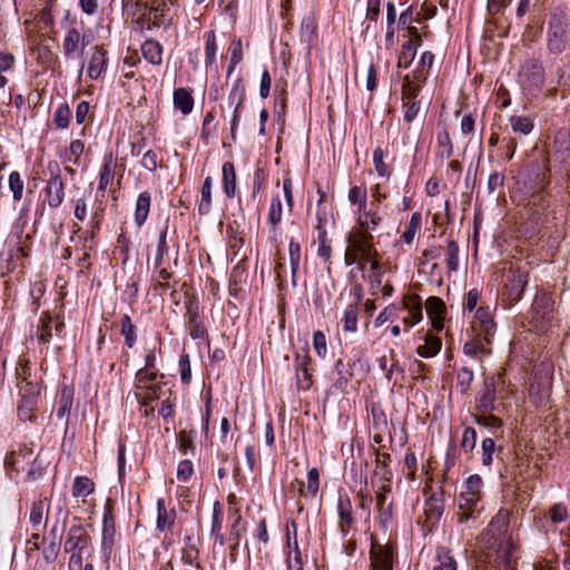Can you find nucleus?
<instances>
[{
	"instance_id": "f257e3e1",
	"label": "nucleus",
	"mask_w": 570,
	"mask_h": 570,
	"mask_svg": "<svg viewBox=\"0 0 570 570\" xmlns=\"http://www.w3.org/2000/svg\"><path fill=\"white\" fill-rule=\"evenodd\" d=\"M174 0H134L129 3V9L136 17V23L142 29L151 27H161L170 21L168 13Z\"/></svg>"
},
{
	"instance_id": "f03ea898",
	"label": "nucleus",
	"mask_w": 570,
	"mask_h": 570,
	"mask_svg": "<svg viewBox=\"0 0 570 570\" xmlns=\"http://www.w3.org/2000/svg\"><path fill=\"white\" fill-rule=\"evenodd\" d=\"M510 517L511 512L502 508L492 518L488 528L480 538L481 544L484 549L495 551L497 553L500 551L505 553L511 539L509 534Z\"/></svg>"
},
{
	"instance_id": "7ed1b4c3",
	"label": "nucleus",
	"mask_w": 570,
	"mask_h": 570,
	"mask_svg": "<svg viewBox=\"0 0 570 570\" xmlns=\"http://www.w3.org/2000/svg\"><path fill=\"white\" fill-rule=\"evenodd\" d=\"M65 550L67 553H70V570H82L83 561L89 560L94 554L91 537L83 525L75 524L70 527L65 542Z\"/></svg>"
},
{
	"instance_id": "20e7f679",
	"label": "nucleus",
	"mask_w": 570,
	"mask_h": 570,
	"mask_svg": "<svg viewBox=\"0 0 570 570\" xmlns=\"http://www.w3.org/2000/svg\"><path fill=\"white\" fill-rule=\"evenodd\" d=\"M503 287L502 301L508 305L517 304L523 295L524 288L529 281V268L511 264L502 272Z\"/></svg>"
},
{
	"instance_id": "39448f33",
	"label": "nucleus",
	"mask_w": 570,
	"mask_h": 570,
	"mask_svg": "<svg viewBox=\"0 0 570 570\" xmlns=\"http://www.w3.org/2000/svg\"><path fill=\"white\" fill-rule=\"evenodd\" d=\"M554 302L548 293H538L530 308V323L538 332L548 330L554 316Z\"/></svg>"
},
{
	"instance_id": "423d86ee",
	"label": "nucleus",
	"mask_w": 570,
	"mask_h": 570,
	"mask_svg": "<svg viewBox=\"0 0 570 570\" xmlns=\"http://www.w3.org/2000/svg\"><path fill=\"white\" fill-rule=\"evenodd\" d=\"M519 80L528 92L539 91L546 81L544 68L537 59H528L523 62L519 71Z\"/></svg>"
},
{
	"instance_id": "0eeeda50",
	"label": "nucleus",
	"mask_w": 570,
	"mask_h": 570,
	"mask_svg": "<svg viewBox=\"0 0 570 570\" xmlns=\"http://www.w3.org/2000/svg\"><path fill=\"white\" fill-rule=\"evenodd\" d=\"M68 514L69 511L67 509L66 503L59 502L57 505V521L51 528L50 537L42 539V543L45 544L42 556L43 559L49 563H53L57 560L60 551L61 532L58 529V521L61 518L63 525L68 518Z\"/></svg>"
},
{
	"instance_id": "6e6552de",
	"label": "nucleus",
	"mask_w": 570,
	"mask_h": 570,
	"mask_svg": "<svg viewBox=\"0 0 570 570\" xmlns=\"http://www.w3.org/2000/svg\"><path fill=\"white\" fill-rule=\"evenodd\" d=\"M567 19L562 14H552L548 22V47L551 52L560 53L567 45Z\"/></svg>"
},
{
	"instance_id": "1a4fd4ad",
	"label": "nucleus",
	"mask_w": 570,
	"mask_h": 570,
	"mask_svg": "<svg viewBox=\"0 0 570 570\" xmlns=\"http://www.w3.org/2000/svg\"><path fill=\"white\" fill-rule=\"evenodd\" d=\"M371 541L370 559L372 569L393 570L394 543L380 544L374 540V537L371 538Z\"/></svg>"
},
{
	"instance_id": "9d476101",
	"label": "nucleus",
	"mask_w": 570,
	"mask_h": 570,
	"mask_svg": "<svg viewBox=\"0 0 570 570\" xmlns=\"http://www.w3.org/2000/svg\"><path fill=\"white\" fill-rule=\"evenodd\" d=\"M49 169L50 178L47 180L45 188V202L50 208H57L65 198V184L57 164L55 165V169L49 165Z\"/></svg>"
},
{
	"instance_id": "9b49d317",
	"label": "nucleus",
	"mask_w": 570,
	"mask_h": 570,
	"mask_svg": "<svg viewBox=\"0 0 570 570\" xmlns=\"http://www.w3.org/2000/svg\"><path fill=\"white\" fill-rule=\"evenodd\" d=\"M245 100V86L240 78H237L230 88L227 102L229 107H233V118L230 121V137L236 140V128L240 118V108Z\"/></svg>"
},
{
	"instance_id": "f8f14e48",
	"label": "nucleus",
	"mask_w": 570,
	"mask_h": 570,
	"mask_svg": "<svg viewBox=\"0 0 570 570\" xmlns=\"http://www.w3.org/2000/svg\"><path fill=\"white\" fill-rule=\"evenodd\" d=\"M495 377H485L475 399V410L480 413H491L495 410L497 386Z\"/></svg>"
},
{
	"instance_id": "ddd939ff",
	"label": "nucleus",
	"mask_w": 570,
	"mask_h": 570,
	"mask_svg": "<svg viewBox=\"0 0 570 570\" xmlns=\"http://www.w3.org/2000/svg\"><path fill=\"white\" fill-rule=\"evenodd\" d=\"M347 246L361 255L375 254L373 235L367 230L352 228L346 237Z\"/></svg>"
},
{
	"instance_id": "4468645a",
	"label": "nucleus",
	"mask_w": 570,
	"mask_h": 570,
	"mask_svg": "<svg viewBox=\"0 0 570 570\" xmlns=\"http://www.w3.org/2000/svg\"><path fill=\"white\" fill-rule=\"evenodd\" d=\"M116 542V521L111 511H107L102 518L101 552L106 562L109 561Z\"/></svg>"
},
{
	"instance_id": "2eb2a0df",
	"label": "nucleus",
	"mask_w": 570,
	"mask_h": 570,
	"mask_svg": "<svg viewBox=\"0 0 570 570\" xmlns=\"http://www.w3.org/2000/svg\"><path fill=\"white\" fill-rule=\"evenodd\" d=\"M50 503L47 498L39 499L31 504L29 523L32 531H43L49 520Z\"/></svg>"
},
{
	"instance_id": "dca6fc26",
	"label": "nucleus",
	"mask_w": 570,
	"mask_h": 570,
	"mask_svg": "<svg viewBox=\"0 0 570 570\" xmlns=\"http://www.w3.org/2000/svg\"><path fill=\"white\" fill-rule=\"evenodd\" d=\"M379 205L371 202L370 206H365L357 210L356 228L372 233L382 223V217L377 212Z\"/></svg>"
},
{
	"instance_id": "f3484780",
	"label": "nucleus",
	"mask_w": 570,
	"mask_h": 570,
	"mask_svg": "<svg viewBox=\"0 0 570 570\" xmlns=\"http://www.w3.org/2000/svg\"><path fill=\"white\" fill-rule=\"evenodd\" d=\"M425 309L431 321L432 327L435 331H442L444 327V317L446 314V306L443 299L438 296H430L425 301Z\"/></svg>"
},
{
	"instance_id": "a211bd4d",
	"label": "nucleus",
	"mask_w": 570,
	"mask_h": 570,
	"mask_svg": "<svg viewBox=\"0 0 570 570\" xmlns=\"http://www.w3.org/2000/svg\"><path fill=\"white\" fill-rule=\"evenodd\" d=\"M403 306L407 316L403 318L404 325L412 327L423 318L422 299L417 294H409L403 297Z\"/></svg>"
},
{
	"instance_id": "6ab92c4d",
	"label": "nucleus",
	"mask_w": 570,
	"mask_h": 570,
	"mask_svg": "<svg viewBox=\"0 0 570 570\" xmlns=\"http://www.w3.org/2000/svg\"><path fill=\"white\" fill-rule=\"evenodd\" d=\"M472 328L482 335L485 341L492 338L495 333V323L489 307H479L475 312V321Z\"/></svg>"
},
{
	"instance_id": "aec40b11",
	"label": "nucleus",
	"mask_w": 570,
	"mask_h": 570,
	"mask_svg": "<svg viewBox=\"0 0 570 570\" xmlns=\"http://www.w3.org/2000/svg\"><path fill=\"white\" fill-rule=\"evenodd\" d=\"M335 371H336L337 377H336L335 382L328 389V393L332 395H336L338 393H344L354 376V372L342 360H338L335 363Z\"/></svg>"
},
{
	"instance_id": "412c9836",
	"label": "nucleus",
	"mask_w": 570,
	"mask_h": 570,
	"mask_svg": "<svg viewBox=\"0 0 570 570\" xmlns=\"http://www.w3.org/2000/svg\"><path fill=\"white\" fill-rule=\"evenodd\" d=\"M107 69V51L102 46H96L88 61V76L98 79Z\"/></svg>"
},
{
	"instance_id": "4be33fe9",
	"label": "nucleus",
	"mask_w": 570,
	"mask_h": 570,
	"mask_svg": "<svg viewBox=\"0 0 570 570\" xmlns=\"http://www.w3.org/2000/svg\"><path fill=\"white\" fill-rule=\"evenodd\" d=\"M491 340L489 338L485 341V335H482L480 333H476L474 337L465 342L463 346L464 354L478 357V356H484L491 354Z\"/></svg>"
},
{
	"instance_id": "5701e85b",
	"label": "nucleus",
	"mask_w": 570,
	"mask_h": 570,
	"mask_svg": "<svg viewBox=\"0 0 570 570\" xmlns=\"http://www.w3.org/2000/svg\"><path fill=\"white\" fill-rule=\"evenodd\" d=\"M311 363V356L306 352L303 356L297 354L296 356V379H297V386L301 390L307 391L311 389L313 381H312V373L309 372L308 365Z\"/></svg>"
},
{
	"instance_id": "b1692460",
	"label": "nucleus",
	"mask_w": 570,
	"mask_h": 570,
	"mask_svg": "<svg viewBox=\"0 0 570 570\" xmlns=\"http://www.w3.org/2000/svg\"><path fill=\"white\" fill-rule=\"evenodd\" d=\"M291 528L294 530V542H293V552H294V559L292 560L291 557L288 558V570H303V562L301 558V551L298 548L297 542V524L294 519H288L286 521L285 531H286V541L288 548H292L291 542Z\"/></svg>"
},
{
	"instance_id": "393cba45",
	"label": "nucleus",
	"mask_w": 570,
	"mask_h": 570,
	"mask_svg": "<svg viewBox=\"0 0 570 570\" xmlns=\"http://www.w3.org/2000/svg\"><path fill=\"white\" fill-rule=\"evenodd\" d=\"M86 46L85 37L76 28H70L65 36L62 48L66 57L81 53Z\"/></svg>"
},
{
	"instance_id": "a878e982",
	"label": "nucleus",
	"mask_w": 570,
	"mask_h": 570,
	"mask_svg": "<svg viewBox=\"0 0 570 570\" xmlns=\"http://www.w3.org/2000/svg\"><path fill=\"white\" fill-rule=\"evenodd\" d=\"M438 135H436V144H438V154L441 158L449 159L453 154V145L449 134L448 125L444 121L438 122Z\"/></svg>"
},
{
	"instance_id": "bb28decb",
	"label": "nucleus",
	"mask_w": 570,
	"mask_h": 570,
	"mask_svg": "<svg viewBox=\"0 0 570 570\" xmlns=\"http://www.w3.org/2000/svg\"><path fill=\"white\" fill-rule=\"evenodd\" d=\"M337 510L340 517L341 531L343 535H346L348 529L354 524V518L352 514V503L348 497H340Z\"/></svg>"
},
{
	"instance_id": "cd10ccee",
	"label": "nucleus",
	"mask_w": 570,
	"mask_h": 570,
	"mask_svg": "<svg viewBox=\"0 0 570 570\" xmlns=\"http://www.w3.org/2000/svg\"><path fill=\"white\" fill-rule=\"evenodd\" d=\"M117 161L111 153L107 154L104 158V165L99 174L98 189L105 191L115 178V169Z\"/></svg>"
},
{
	"instance_id": "c85d7f7f",
	"label": "nucleus",
	"mask_w": 570,
	"mask_h": 570,
	"mask_svg": "<svg viewBox=\"0 0 570 570\" xmlns=\"http://www.w3.org/2000/svg\"><path fill=\"white\" fill-rule=\"evenodd\" d=\"M73 404V390L71 387L65 386L61 390L59 405L57 409V417L62 421L68 426L69 415Z\"/></svg>"
},
{
	"instance_id": "c756f323",
	"label": "nucleus",
	"mask_w": 570,
	"mask_h": 570,
	"mask_svg": "<svg viewBox=\"0 0 570 570\" xmlns=\"http://www.w3.org/2000/svg\"><path fill=\"white\" fill-rule=\"evenodd\" d=\"M151 205V195L149 191H142L138 195L135 206L134 219L138 227H141L149 215Z\"/></svg>"
},
{
	"instance_id": "7c9ffc66",
	"label": "nucleus",
	"mask_w": 570,
	"mask_h": 570,
	"mask_svg": "<svg viewBox=\"0 0 570 570\" xmlns=\"http://www.w3.org/2000/svg\"><path fill=\"white\" fill-rule=\"evenodd\" d=\"M480 501L464 497L462 494L459 495L458 499V521L460 523H464L468 520L474 518V513L478 511V504Z\"/></svg>"
},
{
	"instance_id": "2f4dec72",
	"label": "nucleus",
	"mask_w": 570,
	"mask_h": 570,
	"mask_svg": "<svg viewBox=\"0 0 570 570\" xmlns=\"http://www.w3.org/2000/svg\"><path fill=\"white\" fill-rule=\"evenodd\" d=\"M176 519V512L174 509L167 510L165 499L160 498L157 500V529L165 531L171 529Z\"/></svg>"
},
{
	"instance_id": "473e14b6",
	"label": "nucleus",
	"mask_w": 570,
	"mask_h": 570,
	"mask_svg": "<svg viewBox=\"0 0 570 570\" xmlns=\"http://www.w3.org/2000/svg\"><path fill=\"white\" fill-rule=\"evenodd\" d=\"M174 106L180 110L183 115H188L194 108V98L191 92L186 88H177L174 90Z\"/></svg>"
},
{
	"instance_id": "72a5a7b5",
	"label": "nucleus",
	"mask_w": 570,
	"mask_h": 570,
	"mask_svg": "<svg viewBox=\"0 0 570 570\" xmlns=\"http://www.w3.org/2000/svg\"><path fill=\"white\" fill-rule=\"evenodd\" d=\"M442 346V341L439 336L432 333H426L424 337V344L416 347V353L421 357L430 358L435 356Z\"/></svg>"
},
{
	"instance_id": "f704fd0d",
	"label": "nucleus",
	"mask_w": 570,
	"mask_h": 570,
	"mask_svg": "<svg viewBox=\"0 0 570 570\" xmlns=\"http://www.w3.org/2000/svg\"><path fill=\"white\" fill-rule=\"evenodd\" d=\"M144 58L151 65L159 66L163 61V47L156 40H147L141 46Z\"/></svg>"
},
{
	"instance_id": "c9c22d12",
	"label": "nucleus",
	"mask_w": 570,
	"mask_h": 570,
	"mask_svg": "<svg viewBox=\"0 0 570 570\" xmlns=\"http://www.w3.org/2000/svg\"><path fill=\"white\" fill-rule=\"evenodd\" d=\"M223 185L226 196L233 198L236 194V170L232 161L223 165Z\"/></svg>"
},
{
	"instance_id": "e433bc0d",
	"label": "nucleus",
	"mask_w": 570,
	"mask_h": 570,
	"mask_svg": "<svg viewBox=\"0 0 570 570\" xmlns=\"http://www.w3.org/2000/svg\"><path fill=\"white\" fill-rule=\"evenodd\" d=\"M482 487H483V481L480 475H478V474L470 475L466 479V481L463 485V490L460 494L468 497V498L475 499L478 501H481Z\"/></svg>"
},
{
	"instance_id": "4c0bfd02",
	"label": "nucleus",
	"mask_w": 570,
	"mask_h": 570,
	"mask_svg": "<svg viewBox=\"0 0 570 570\" xmlns=\"http://www.w3.org/2000/svg\"><path fill=\"white\" fill-rule=\"evenodd\" d=\"M169 246L167 244V228L160 232L154 258V266L169 265Z\"/></svg>"
},
{
	"instance_id": "58836bf2",
	"label": "nucleus",
	"mask_w": 570,
	"mask_h": 570,
	"mask_svg": "<svg viewBox=\"0 0 570 570\" xmlns=\"http://www.w3.org/2000/svg\"><path fill=\"white\" fill-rule=\"evenodd\" d=\"M137 328L129 315H124L120 321V334L125 337V345L132 348L137 341Z\"/></svg>"
},
{
	"instance_id": "ea45409f",
	"label": "nucleus",
	"mask_w": 570,
	"mask_h": 570,
	"mask_svg": "<svg viewBox=\"0 0 570 570\" xmlns=\"http://www.w3.org/2000/svg\"><path fill=\"white\" fill-rule=\"evenodd\" d=\"M436 562L438 564L434 566L433 570H456V561L446 547L436 549Z\"/></svg>"
},
{
	"instance_id": "a19ab883",
	"label": "nucleus",
	"mask_w": 570,
	"mask_h": 570,
	"mask_svg": "<svg viewBox=\"0 0 570 570\" xmlns=\"http://www.w3.org/2000/svg\"><path fill=\"white\" fill-rule=\"evenodd\" d=\"M376 509L379 511V523L386 527L393 518V502L386 497L376 495Z\"/></svg>"
},
{
	"instance_id": "79ce46f5",
	"label": "nucleus",
	"mask_w": 570,
	"mask_h": 570,
	"mask_svg": "<svg viewBox=\"0 0 570 570\" xmlns=\"http://www.w3.org/2000/svg\"><path fill=\"white\" fill-rule=\"evenodd\" d=\"M38 401L32 399H21L18 403V416L23 422H32L36 419Z\"/></svg>"
},
{
	"instance_id": "37998d69",
	"label": "nucleus",
	"mask_w": 570,
	"mask_h": 570,
	"mask_svg": "<svg viewBox=\"0 0 570 570\" xmlns=\"http://www.w3.org/2000/svg\"><path fill=\"white\" fill-rule=\"evenodd\" d=\"M52 323L53 318L48 313H42L37 330V338L40 343L46 344L52 337Z\"/></svg>"
},
{
	"instance_id": "c03bdc74",
	"label": "nucleus",
	"mask_w": 570,
	"mask_h": 570,
	"mask_svg": "<svg viewBox=\"0 0 570 570\" xmlns=\"http://www.w3.org/2000/svg\"><path fill=\"white\" fill-rule=\"evenodd\" d=\"M423 79H415L411 80L409 76H405L403 80L402 86V99L403 101H410L415 100L417 97L420 90H421V83L424 82Z\"/></svg>"
},
{
	"instance_id": "a18cd8bd",
	"label": "nucleus",
	"mask_w": 570,
	"mask_h": 570,
	"mask_svg": "<svg viewBox=\"0 0 570 570\" xmlns=\"http://www.w3.org/2000/svg\"><path fill=\"white\" fill-rule=\"evenodd\" d=\"M95 491V483L87 476H77L72 484V495L75 498L88 497Z\"/></svg>"
},
{
	"instance_id": "49530a36",
	"label": "nucleus",
	"mask_w": 570,
	"mask_h": 570,
	"mask_svg": "<svg viewBox=\"0 0 570 570\" xmlns=\"http://www.w3.org/2000/svg\"><path fill=\"white\" fill-rule=\"evenodd\" d=\"M509 122L515 134L529 135L534 128L533 120L525 116H511Z\"/></svg>"
},
{
	"instance_id": "de8ad7c7",
	"label": "nucleus",
	"mask_w": 570,
	"mask_h": 570,
	"mask_svg": "<svg viewBox=\"0 0 570 570\" xmlns=\"http://www.w3.org/2000/svg\"><path fill=\"white\" fill-rule=\"evenodd\" d=\"M282 217H283V205H282L281 198L278 196H275L271 200L268 215H267V223L275 230L277 228V226L281 224Z\"/></svg>"
},
{
	"instance_id": "09e8293b",
	"label": "nucleus",
	"mask_w": 570,
	"mask_h": 570,
	"mask_svg": "<svg viewBox=\"0 0 570 570\" xmlns=\"http://www.w3.org/2000/svg\"><path fill=\"white\" fill-rule=\"evenodd\" d=\"M222 523H223V512L219 502H215L214 510H213V521H212V534L215 535L216 542L219 543V546H224L225 539L222 530Z\"/></svg>"
},
{
	"instance_id": "8fccbe9b",
	"label": "nucleus",
	"mask_w": 570,
	"mask_h": 570,
	"mask_svg": "<svg viewBox=\"0 0 570 570\" xmlns=\"http://www.w3.org/2000/svg\"><path fill=\"white\" fill-rule=\"evenodd\" d=\"M71 120V110L67 104L59 105L53 114L52 122L57 129L68 128Z\"/></svg>"
},
{
	"instance_id": "3c124183",
	"label": "nucleus",
	"mask_w": 570,
	"mask_h": 570,
	"mask_svg": "<svg viewBox=\"0 0 570 570\" xmlns=\"http://www.w3.org/2000/svg\"><path fill=\"white\" fill-rule=\"evenodd\" d=\"M416 53V47L412 39H409L402 45L401 52L397 59V68H407L413 61Z\"/></svg>"
},
{
	"instance_id": "603ef678",
	"label": "nucleus",
	"mask_w": 570,
	"mask_h": 570,
	"mask_svg": "<svg viewBox=\"0 0 570 570\" xmlns=\"http://www.w3.org/2000/svg\"><path fill=\"white\" fill-rule=\"evenodd\" d=\"M317 233H318L317 255L324 262H330L331 256H332V246H331V240L327 237V232H326L325 227H320Z\"/></svg>"
},
{
	"instance_id": "864d4df0",
	"label": "nucleus",
	"mask_w": 570,
	"mask_h": 570,
	"mask_svg": "<svg viewBox=\"0 0 570 570\" xmlns=\"http://www.w3.org/2000/svg\"><path fill=\"white\" fill-rule=\"evenodd\" d=\"M421 214L419 212H415L411 215V219L405 228V230L402 234V239L405 244L410 245L412 244L416 233L421 228Z\"/></svg>"
},
{
	"instance_id": "5fc2aeb1",
	"label": "nucleus",
	"mask_w": 570,
	"mask_h": 570,
	"mask_svg": "<svg viewBox=\"0 0 570 570\" xmlns=\"http://www.w3.org/2000/svg\"><path fill=\"white\" fill-rule=\"evenodd\" d=\"M158 376V370L140 368L136 373V389H149Z\"/></svg>"
},
{
	"instance_id": "6e6d98bb",
	"label": "nucleus",
	"mask_w": 570,
	"mask_h": 570,
	"mask_svg": "<svg viewBox=\"0 0 570 570\" xmlns=\"http://www.w3.org/2000/svg\"><path fill=\"white\" fill-rule=\"evenodd\" d=\"M21 399L39 400L40 386L37 382H30L23 376L22 381L18 384Z\"/></svg>"
},
{
	"instance_id": "4d7b16f0",
	"label": "nucleus",
	"mask_w": 570,
	"mask_h": 570,
	"mask_svg": "<svg viewBox=\"0 0 570 570\" xmlns=\"http://www.w3.org/2000/svg\"><path fill=\"white\" fill-rule=\"evenodd\" d=\"M205 63L206 66H212L216 60V35L214 30H210L205 33Z\"/></svg>"
},
{
	"instance_id": "13d9d810",
	"label": "nucleus",
	"mask_w": 570,
	"mask_h": 570,
	"mask_svg": "<svg viewBox=\"0 0 570 570\" xmlns=\"http://www.w3.org/2000/svg\"><path fill=\"white\" fill-rule=\"evenodd\" d=\"M385 153L381 147H377L373 151V163L375 171L380 177L389 178L391 176V169L384 161Z\"/></svg>"
},
{
	"instance_id": "bf43d9fd",
	"label": "nucleus",
	"mask_w": 570,
	"mask_h": 570,
	"mask_svg": "<svg viewBox=\"0 0 570 570\" xmlns=\"http://www.w3.org/2000/svg\"><path fill=\"white\" fill-rule=\"evenodd\" d=\"M348 200L352 205L357 206V210L367 205V190L365 186H353L348 190Z\"/></svg>"
},
{
	"instance_id": "052dcab7",
	"label": "nucleus",
	"mask_w": 570,
	"mask_h": 570,
	"mask_svg": "<svg viewBox=\"0 0 570 570\" xmlns=\"http://www.w3.org/2000/svg\"><path fill=\"white\" fill-rule=\"evenodd\" d=\"M425 515L429 522L435 523L440 520L443 514V503L439 499H430L426 502Z\"/></svg>"
},
{
	"instance_id": "680f3d73",
	"label": "nucleus",
	"mask_w": 570,
	"mask_h": 570,
	"mask_svg": "<svg viewBox=\"0 0 570 570\" xmlns=\"http://www.w3.org/2000/svg\"><path fill=\"white\" fill-rule=\"evenodd\" d=\"M212 177H206L202 187V199L198 206L200 214H207L212 206Z\"/></svg>"
},
{
	"instance_id": "e2e57ef3",
	"label": "nucleus",
	"mask_w": 570,
	"mask_h": 570,
	"mask_svg": "<svg viewBox=\"0 0 570 570\" xmlns=\"http://www.w3.org/2000/svg\"><path fill=\"white\" fill-rule=\"evenodd\" d=\"M434 61V55L431 51H425L422 53L419 66L414 71L415 79H426L430 68L432 67Z\"/></svg>"
},
{
	"instance_id": "0e129e2a",
	"label": "nucleus",
	"mask_w": 570,
	"mask_h": 570,
	"mask_svg": "<svg viewBox=\"0 0 570 570\" xmlns=\"http://www.w3.org/2000/svg\"><path fill=\"white\" fill-rule=\"evenodd\" d=\"M446 265L449 272H456L459 268V245L454 239H450L446 246Z\"/></svg>"
},
{
	"instance_id": "69168bd1",
	"label": "nucleus",
	"mask_w": 570,
	"mask_h": 570,
	"mask_svg": "<svg viewBox=\"0 0 570 570\" xmlns=\"http://www.w3.org/2000/svg\"><path fill=\"white\" fill-rule=\"evenodd\" d=\"M473 381V372L468 366H462L456 374V385L462 394L466 393Z\"/></svg>"
},
{
	"instance_id": "338daca9",
	"label": "nucleus",
	"mask_w": 570,
	"mask_h": 570,
	"mask_svg": "<svg viewBox=\"0 0 570 570\" xmlns=\"http://www.w3.org/2000/svg\"><path fill=\"white\" fill-rule=\"evenodd\" d=\"M357 306L348 305L344 312L343 323L346 332H355L357 328Z\"/></svg>"
},
{
	"instance_id": "774afa93",
	"label": "nucleus",
	"mask_w": 570,
	"mask_h": 570,
	"mask_svg": "<svg viewBox=\"0 0 570 570\" xmlns=\"http://www.w3.org/2000/svg\"><path fill=\"white\" fill-rule=\"evenodd\" d=\"M346 364L353 372H354V370H358L360 372L367 373L370 370V365L365 357V353L360 348L354 350L353 361L351 363H346Z\"/></svg>"
}]
</instances>
